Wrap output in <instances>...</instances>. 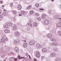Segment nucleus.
I'll list each match as a JSON object with an SVG mask.
<instances>
[{
  "mask_svg": "<svg viewBox=\"0 0 61 61\" xmlns=\"http://www.w3.org/2000/svg\"><path fill=\"white\" fill-rule=\"evenodd\" d=\"M40 53H39V52L38 51H37L36 54V56L37 57H39L40 56Z\"/></svg>",
  "mask_w": 61,
  "mask_h": 61,
  "instance_id": "nucleus-1",
  "label": "nucleus"
},
{
  "mask_svg": "<svg viewBox=\"0 0 61 61\" xmlns=\"http://www.w3.org/2000/svg\"><path fill=\"white\" fill-rule=\"evenodd\" d=\"M49 23V21L47 20H45L44 21V24L45 25H47Z\"/></svg>",
  "mask_w": 61,
  "mask_h": 61,
  "instance_id": "nucleus-2",
  "label": "nucleus"
},
{
  "mask_svg": "<svg viewBox=\"0 0 61 61\" xmlns=\"http://www.w3.org/2000/svg\"><path fill=\"white\" fill-rule=\"evenodd\" d=\"M55 18V19H58L59 20H60V19H61V18H59V16L57 15L56 16H55L54 17Z\"/></svg>",
  "mask_w": 61,
  "mask_h": 61,
  "instance_id": "nucleus-3",
  "label": "nucleus"
},
{
  "mask_svg": "<svg viewBox=\"0 0 61 61\" xmlns=\"http://www.w3.org/2000/svg\"><path fill=\"white\" fill-rule=\"evenodd\" d=\"M15 35L17 36H18L20 35V33L19 32H16L15 33Z\"/></svg>",
  "mask_w": 61,
  "mask_h": 61,
  "instance_id": "nucleus-4",
  "label": "nucleus"
},
{
  "mask_svg": "<svg viewBox=\"0 0 61 61\" xmlns=\"http://www.w3.org/2000/svg\"><path fill=\"white\" fill-rule=\"evenodd\" d=\"M27 46V43L26 42H25L23 44V46L24 47H26Z\"/></svg>",
  "mask_w": 61,
  "mask_h": 61,
  "instance_id": "nucleus-5",
  "label": "nucleus"
},
{
  "mask_svg": "<svg viewBox=\"0 0 61 61\" xmlns=\"http://www.w3.org/2000/svg\"><path fill=\"white\" fill-rule=\"evenodd\" d=\"M17 29V27H16V26H15V25H14L13 26V29L14 30H15L16 29Z\"/></svg>",
  "mask_w": 61,
  "mask_h": 61,
  "instance_id": "nucleus-6",
  "label": "nucleus"
},
{
  "mask_svg": "<svg viewBox=\"0 0 61 61\" xmlns=\"http://www.w3.org/2000/svg\"><path fill=\"white\" fill-rule=\"evenodd\" d=\"M51 56L53 57V56H55L56 55V53H53L51 54Z\"/></svg>",
  "mask_w": 61,
  "mask_h": 61,
  "instance_id": "nucleus-7",
  "label": "nucleus"
},
{
  "mask_svg": "<svg viewBox=\"0 0 61 61\" xmlns=\"http://www.w3.org/2000/svg\"><path fill=\"white\" fill-rule=\"evenodd\" d=\"M55 61H61V59H59L58 58H56L55 59Z\"/></svg>",
  "mask_w": 61,
  "mask_h": 61,
  "instance_id": "nucleus-8",
  "label": "nucleus"
},
{
  "mask_svg": "<svg viewBox=\"0 0 61 61\" xmlns=\"http://www.w3.org/2000/svg\"><path fill=\"white\" fill-rule=\"evenodd\" d=\"M46 16V15L44 14H43L41 16V18H43V19H44V17Z\"/></svg>",
  "mask_w": 61,
  "mask_h": 61,
  "instance_id": "nucleus-9",
  "label": "nucleus"
},
{
  "mask_svg": "<svg viewBox=\"0 0 61 61\" xmlns=\"http://www.w3.org/2000/svg\"><path fill=\"white\" fill-rule=\"evenodd\" d=\"M1 41L2 43H4L5 42V40L3 38L1 40Z\"/></svg>",
  "mask_w": 61,
  "mask_h": 61,
  "instance_id": "nucleus-10",
  "label": "nucleus"
},
{
  "mask_svg": "<svg viewBox=\"0 0 61 61\" xmlns=\"http://www.w3.org/2000/svg\"><path fill=\"white\" fill-rule=\"evenodd\" d=\"M19 42V40H17L15 41L14 42V44H16V43H18Z\"/></svg>",
  "mask_w": 61,
  "mask_h": 61,
  "instance_id": "nucleus-11",
  "label": "nucleus"
},
{
  "mask_svg": "<svg viewBox=\"0 0 61 61\" xmlns=\"http://www.w3.org/2000/svg\"><path fill=\"white\" fill-rule=\"evenodd\" d=\"M34 13V11L32 10L31 11H30V15H32Z\"/></svg>",
  "mask_w": 61,
  "mask_h": 61,
  "instance_id": "nucleus-12",
  "label": "nucleus"
},
{
  "mask_svg": "<svg viewBox=\"0 0 61 61\" xmlns=\"http://www.w3.org/2000/svg\"><path fill=\"white\" fill-rule=\"evenodd\" d=\"M56 25V26L58 27H61V25L59 23H57Z\"/></svg>",
  "mask_w": 61,
  "mask_h": 61,
  "instance_id": "nucleus-13",
  "label": "nucleus"
},
{
  "mask_svg": "<svg viewBox=\"0 0 61 61\" xmlns=\"http://www.w3.org/2000/svg\"><path fill=\"white\" fill-rule=\"evenodd\" d=\"M47 51V49L45 48H43L42 49V52H46Z\"/></svg>",
  "mask_w": 61,
  "mask_h": 61,
  "instance_id": "nucleus-14",
  "label": "nucleus"
},
{
  "mask_svg": "<svg viewBox=\"0 0 61 61\" xmlns=\"http://www.w3.org/2000/svg\"><path fill=\"white\" fill-rule=\"evenodd\" d=\"M4 31H5V33H8L10 32V31L7 30H5Z\"/></svg>",
  "mask_w": 61,
  "mask_h": 61,
  "instance_id": "nucleus-15",
  "label": "nucleus"
},
{
  "mask_svg": "<svg viewBox=\"0 0 61 61\" xmlns=\"http://www.w3.org/2000/svg\"><path fill=\"white\" fill-rule=\"evenodd\" d=\"M51 45H54V46H57V44L56 43L52 42L51 43Z\"/></svg>",
  "mask_w": 61,
  "mask_h": 61,
  "instance_id": "nucleus-16",
  "label": "nucleus"
},
{
  "mask_svg": "<svg viewBox=\"0 0 61 61\" xmlns=\"http://www.w3.org/2000/svg\"><path fill=\"white\" fill-rule=\"evenodd\" d=\"M47 36L48 38H51V35L50 34H48L47 35Z\"/></svg>",
  "mask_w": 61,
  "mask_h": 61,
  "instance_id": "nucleus-17",
  "label": "nucleus"
},
{
  "mask_svg": "<svg viewBox=\"0 0 61 61\" xmlns=\"http://www.w3.org/2000/svg\"><path fill=\"white\" fill-rule=\"evenodd\" d=\"M15 50L16 51V52H18V49L17 47H15Z\"/></svg>",
  "mask_w": 61,
  "mask_h": 61,
  "instance_id": "nucleus-18",
  "label": "nucleus"
},
{
  "mask_svg": "<svg viewBox=\"0 0 61 61\" xmlns=\"http://www.w3.org/2000/svg\"><path fill=\"white\" fill-rule=\"evenodd\" d=\"M53 50L55 51H57L58 50V49H57V48L56 47L54 48H53Z\"/></svg>",
  "mask_w": 61,
  "mask_h": 61,
  "instance_id": "nucleus-19",
  "label": "nucleus"
},
{
  "mask_svg": "<svg viewBox=\"0 0 61 61\" xmlns=\"http://www.w3.org/2000/svg\"><path fill=\"white\" fill-rule=\"evenodd\" d=\"M51 40L52 41H53V42H55L56 41V40L54 39H51Z\"/></svg>",
  "mask_w": 61,
  "mask_h": 61,
  "instance_id": "nucleus-20",
  "label": "nucleus"
},
{
  "mask_svg": "<svg viewBox=\"0 0 61 61\" xmlns=\"http://www.w3.org/2000/svg\"><path fill=\"white\" fill-rule=\"evenodd\" d=\"M36 19H38V20H39V21H41V18H40L39 17H38L37 18H36Z\"/></svg>",
  "mask_w": 61,
  "mask_h": 61,
  "instance_id": "nucleus-21",
  "label": "nucleus"
},
{
  "mask_svg": "<svg viewBox=\"0 0 61 61\" xmlns=\"http://www.w3.org/2000/svg\"><path fill=\"white\" fill-rule=\"evenodd\" d=\"M28 25H29L30 26H33L32 25V24H31L30 23H28Z\"/></svg>",
  "mask_w": 61,
  "mask_h": 61,
  "instance_id": "nucleus-22",
  "label": "nucleus"
},
{
  "mask_svg": "<svg viewBox=\"0 0 61 61\" xmlns=\"http://www.w3.org/2000/svg\"><path fill=\"white\" fill-rule=\"evenodd\" d=\"M30 45H32V46L33 45H34L35 44L34 43L33 44V42H32V41H30Z\"/></svg>",
  "mask_w": 61,
  "mask_h": 61,
  "instance_id": "nucleus-23",
  "label": "nucleus"
},
{
  "mask_svg": "<svg viewBox=\"0 0 61 61\" xmlns=\"http://www.w3.org/2000/svg\"><path fill=\"white\" fill-rule=\"evenodd\" d=\"M36 46L38 47H40V45L38 43H37V44Z\"/></svg>",
  "mask_w": 61,
  "mask_h": 61,
  "instance_id": "nucleus-24",
  "label": "nucleus"
},
{
  "mask_svg": "<svg viewBox=\"0 0 61 61\" xmlns=\"http://www.w3.org/2000/svg\"><path fill=\"white\" fill-rule=\"evenodd\" d=\"M37 24V23L36 22H35L34 23V26H36V25Z\"/></svg>",
  "mask_w": 61,
  "mask_h": 61,
  "instance_id": "nucleus-25",
  "label": "nucleus"
},
{
  "mask_svg": "<svg viewBox=\"0 0 61 61\" xmlns=\"http://www.w3.org/2000/svg\"><path fill=\"white\" fill-rule=\"evenodd\" d=\"M21 14H22V15H24L25 14V12L24 11H22L21 12Z\"/></svg>",
  "mask_w": 61,
  "mask_h": 61,
  "instance_id": "nucleus-26",
  "label": "nucleus"
},
{
  "mask_svg": "<svg viewBox=\"0 0 61 61\" xmlns=\"http://www.w3.org/2000/svg\"><path fill=\"white\" fill-rule=\"evenodd\" d=\"M36 7H37V8H38V7H39V5H38V3H37L36 4Z\"/></svg>",
  "mask_w": 61,
  "mask_h": 61,
  "instance_id": "nucleus-27",
  "label": "nucleus"
},
{
  "mask_svg": "<svg viewBox=\"0 0 61 61\" xmlns=\"http://www.w3.org/2000/svg\"><path fill=\"white\" fill-rule=\"evenodd\" d=\"M13 13L15 14H16V11L15 10H13Z\"/></svg>",
  "mask_w": 61,
  "mask_h": 61,
  "instance_id": "nucleus-28",
  "label": "nucleus"
},
{
  "mask_svg": "<svg viewBox=\"0 0 61 61\" xmlns=\"http://www.w3.org/2000/svg\"><path fill=\"white\" fill-rule=\"evenodd\" d=\"M2 14L3 15H6V12H5L4 13L3 12L2 13Z\"/></svg>",
  "mask_w": 61,
  "mask_h": 61,
  "instance_id": "nucleus-29",
  "label": "nucleus"
},
{
  "mask_svg": "<svg viewBox=\"0 0 61 61\" xmlns=\"http://www.w3.org/2000/svg\"><path fill=\"white\" fill-rule=\"evenodd\" d=\"M4 27L6 28H8V26L7 25H6L4 26Z\"/></svg>",
  "mask_w": 61,
  "mask_h": 61,
  "instance_id": "nucleus-30",
  "label": "nucleus"
},
{
  "mask_svg": "<svg viewBox=\"0 0 61 61\" xmlns=\"http://www.w3.org/2000/svg\"><path fill=\"white\" fill-rule=\"evenodd\" d=\"M10 5L11 7H12L13 5V4L12 3H11L10 4Z\"/></svg>",
  "mask_w": 61,
  "mask_h": 61,
  "instance_id": "nucleus-31",
  "label": "nucleus"
},
{
  "mask_svg": "<svg viewBox=\"0 0 61 61\" xmlns=\"http://www.w3.org/2000/svg\"><path fill=\"white\" fill-rule=\"evenodd\" d=\"M3 15H0V18H3Z\"/></svg>",
  "mask_w": 61,
  "mask_h": 61,
  "instance_id": "nucleus-32",
  "label": "nucleus"
},
{
  "mask_svg": "<svg viewBox=\"0 0 61 61\" xmlns=\"http://www.w3.org/2000/svg\"><path fill=\"white\" fill-rule=\"evenodd\" d=\"M18 7H19V8H22V6H21V5H19L18 6Z\"/></svg>",
  "mask_w": 61,
  "mask_h": 61,
  "instance_id": "nucleus-33",
  "label": "nucleus"
},
{
  "mask_svg": "<svg viewBox=\"0 0 61 61\" xmlns=\"http://www.w3.org/2000/svg\"><path fill=\"white\" fill-rule=\"evenodd\" d=\"M35 15H37L38 16V15H39V14L37 13H35Z\"/></svg>",
  "mask_w": 61,
  "mask_h": 61,
  "instance_id": "nucleus-34",
  "label": "nucleus"
},
{
  "mask_svg": "<svg viewBox=\"0 0 61 61\" xmlns=\"http://www.w3.org/2000/svg\"><path fill=\"white\" fill-rule=\"evenodd\" d=\"M4 39L5 41H8V39L7 38H5Z\"/></svg>",
  "mask_w": 61,
  "mask_h": 61,
  "instance_id": "nucleus-35",
  "label": "nucleus"
},
{
  "mask_svg": "<svg viewBox=\"0 0 61 61\" xmlns=\"http://www.w3.org/2000/svg\"><path fill=\"white\" fill-rule=\"evenodd\" d=\"M44 58V56H42L41 58V59H43Z\"/></svg>",
  "mask_w": 61,
  "mask_h": 61,
  "instance_id": "nucleus-36",
  "label": "nucleus"
},
{
  "mask_svg": "<svg viewBox=\"0 0 61 61\" xmlns=\"http://www.w3.org/2000/svg\"><path fill=\"white\" fill-rule=\"evenodd\" d=\"M58 35H59V36H61V33H58Z\"/></svg>",
  "mask_w": 61,
  "mask_h": 61,
  "instance_id": "nucleus-37",
  "label": "nucleus"
},
{
  "mask_svg": "<svg viewBox=\"0 0 61 61\" xmlns=\"http://www.w3.org/2000/svg\"><path fill=\"white\" fill-rule=\"evenodd\" d=\"M26 55L27 56H28V53H26Z\"/></svg>",
  "mask_w": 61,
  "mask_h": 61,
  "instance_id": "nucleus-38",
  "label": "nucleus"
},
{
  "mask_svg": "<svg viewBox=\"0 0 61 61\" xmlns=\"http://www.w3.org/2000/svg\"><path fill=\"white\" fill-rule=\"evenodd\" d=\"M4 56H5V55H2V58H4Z\"/></svg>",
  "mask_w": 61,
  "mask_h": 61,
  "instance_id": "nucleus-39",
  "label": "nucleus"
},
{
  "mask_svg": "<svg viewBox=\"0 0 61 61\" xmlns=\"http://www.w3.org/2000/svg\"><path fill=\"white\" fill-rule=\"evenodd\" d=\"M23 61H28L27 60H26L25 59H23Z\"/></svg>",
  "mask_w": 61,
  "mask_h": 61,
  "instance_id": "nucleus-40",
  "label": "nucleus"
},
{
  "mask_svg": "<svg viewBox=\"0 0 61 61\" xmlns=\"http://www.w3.org/2000/svg\"><path fill=\"white\" fill-rule=\"evenodd\" d=\"M18 9L19 10H20V9H21V8H19V7H18Z\"/></svg>",
  "mask_w": 61,
  "mask_h": 61,
  "instance_id": "nucleus-41",
  "label": "nucleus"
},
{
  "mask_svg": "<svg viewBox=\"0 0 61 61\" xmlns=\"http://www.w3.org/2000/svg\"><path fill=\"white\" fill-rule=\"evenodd\" d=\"M30 28H27V30H30Z\"/></svg>",
  "mask_w": 61,
  "mask_h": 61,
  "instance_id": "nucleus-42",
  "label": "nucleus"
},
{
  "mask_svg": "<svg viewBox=\"0 0 61 61\" xmlns=\"http://www.w3.org/2000/svg\"><path fill=\"white\" fill-rule=\"evenodd\" d=\"M20 57H21V56H20L19 55H18V58H20Z\"/></svg>",
  "mask_w": 61,
  "mask_h": 61,
  "instance_id": "nucleus-43",
  "label": "nucleus"
},
{
  "mask_svg": "<svg viewBox=\"0 0 61 61\" xmlns=\"http://www.w3.org/2000/svg\"><path fill=\"white\" fill-rule=\"evenodd\" d=\"M29 7L30 8H31V6L30 5L29 6Z\"/></svg>",
  "mask_w": 61,
  "mask_h": 61,
  "instance_id": "nucleus-44",
  "label": "nucleus"
},
{
  "mask_svg": "<svg viewBox=\"0 0 61 61\" xmlns=\"http://www.w3.org/2000/svg\"><path fill=\"white\" fill-rule=\"evenodd\" d=\"M58 33H61V32L60 31H58Z\"/></svg>",
  "mask_w": 61,
  "mask_h": 61,
  "instance_id": "nucleus-45",
  "label": "nucleus"
},
{
  "mask_svg": "<svg viewBox=\"0 0 61 61\" xmlns=\"http://www.w3.org/2000/svg\"><path fill=\"white\" fill-rule=\"evenodd\" d=\"M30 8L28 7L27 8V9H30Z\"/></svg>",
  "mask_w": 61,
  "mask_h": 61,
  "instance_id": "nucleus-46",
  "label": "nucleus"
},
{
  "mask_svg": "<svg viewBox=\"0 0 61 61\" xmlns=\"http://www.w3.org/2000/svg\"><path fill=\"white\" fill-rule=\"evenodd\" d=\"M19 16H21L22 15V14H19Z\"/></svg>",
  "mask_w": 61,
  "mask_h": 61,
  "instance_id": "nucleus-47",
  "label": "nucleus"
},
{
  "mask_svg": "<svg viewBox=\"0 0 61 61\" xmlns=\"http://www.w3.org/2000/svg\"><path fill=\"white\" fill-rule=\"evenodd\" d=\"M51 11H49L48 12L49 14H51Z\"/></svg>",
  "mask_w": 61,
  "mask_h": 61,
  "instance_id": "nucleus-48",
  "label": "nucleus"
},
{
  "mask_svg": "<svg viewBox=\"0 0 61 61\" xmlns=\"http://www.w3.org/2000/svg\"><path fill=\"white\" fill-rule=\"evenodd\" d=\"M8 24L9 25H10V26H11V25L10 23H9Z\"/></svg>",
  "mask_w": 61,
  "mask_h": 61,
  "instance_id": "nucleus-49",
  "label": "nucleus"
},
{
  "mask_svg": "<svg viewBox=\"0 0 61 61\" xmlns=\"http://www.w3.org/2000/svg\"><path fill=\"white\" fill-rule=\"evenodd\" d=\"M0 3L1 4H2V3H3V1H1L0 2Z\"/></svg>",
  "mask_w": 61,
  "mask_h": 61,
  "instance_id": "nucleus-50",
  "label": "nucleus"
},
{
  "mask_svg": "<svg viewBox=\"0 0 61 61\" xmlns=\"http://www.w3.org/2000/svg\"><path fill=\"white\" fill-rule=\"evenodd\" d=\"M10 25H12L13 23H12V22H11L10 23Z\"/></svg>",
  "mask_w": 61,
  "mask_h": 61,
  "instance_id": "nucleus-51",
  "label": "nucleus"
},
{
  "mask_svg": "<svg viewBox=\"0 0 61 61\" xmlns=\"http://www.w3.org/2000/svg\"><path fill=\"white\" fill-rule=\"evenodd\" d=\"M16 60H17V59H15L14 60V61H16Z\"/></svg>",
  "mask_w": 61,
  "mask_h": 61,
  "instance_id": "nucleus-52",
  "label": "nucleus"
},
{
  "mask_svg": "<svg viewBox=\"0 0 61 61\" xmlns=\"http://www.w3.org/2000/svg\"><path fill=\"white\" fill-rule=\"evenodd\" d=\"M39 9V10H44V9Z\"/></svg>",
  "mask_w": 61,
  "mask_h": 61,
  "instance_id": "nucleus-53",
  "label": "nucleus"
},
{
  "mask_svg": "<svg viewBox=\"0 0 61 61\" xmlns=\"http://www.w3.org/2000/svg\"><path fill=\"white\" fill-rule=\"evenodd\" d=\"M34 60L35 61H36V60H37L35 58L34 59Z\"/></svg>",
  "mask_w": 61,
  "mask_h": 61,
  "instance_id": "nucleus-54",
  "label": "nucleus"
},
{
  "mask_svg": "<svg viewBox=\"0 0 61 61\" xmlns=\"http://www.w3.org/2000/svg\"><path fill=\"white\" fill-rule=\"evenodd\" d=\"M23 58V57H22L21 58H19L20 59H22V58Z\"/></svg>",
  "mask_w": 61,
  "mask_h": 61,
  "instance_id": "nucleus-55",
  "label": "nucleus"
},
{
  "mask_svg": "<svg viewBox=\"0 0 61 61\" xmlns=\"http://www.w3.org/2000/svg\"><path fill=\"white\" fill-rule=\"evenodd\" d=\"M6 11V10H4V12H5V11Z\"/></svg>",
  "mask_w": 61,
  "mask_h": 61,
  "instance_id": "nucleus-56",
  "label": "nucleus"
},
{
  "mask_svg": "<svg viewBox=\"0 0 61 61\" xmlns=\"http://www.w3.org/2000/svg\"><path fill=\"white\" fill-rule=\"evenodd\" d=\"M60 23H61V20L60 21Z\"/></svg>",
  "mask_w": 61,
  "mask_h": 61,
  "instance_id": "nucleus-57",
  "label": "nucleus"
},
{
  "mask_svg": "<svg viewBox=\"0 0 61 61\" xmlns=\"http://www.w3.org/2000/svg\"><path fill=\"white\" fill-rule=\"evenodd\" d=\"M40 47H42V46H40Z\"/></svg>",
  "mask_w": 61,
  "mask_h": 61,
  "instance_id": "nucleus-58",
  "label": "nucleus"
},
{
  "mask_svg": "<svg viewBox=\"0 0 61 61\" xmlns=\"http://www.w3.org/2000/svg\"><path fill=\"white\" fill-rule=\"evenodd\" d=\"M29 21L30 22H31V21L30 20Z\"/></svg>",
  "mask_w": 61,
  "mask_h": 61,
  "instance_id": "nucleus-59",
  "label": "nucleus"
},
{
  "mask_svg": "<svg viewBox=\"0 0 61 61\" xmlns=\"http://www.w3.org/2000/svg\"><path fill=\"white\" fill-rule=\"evenodd\" d=\"M9 61H13V60H10Z\"/></svg>",
  "mask_w": 61,
  "mask_h": 61,
  "instance_id": "nucleus-60",
  "label": "nucleus"
},
{
  "mask_svg": "<svg viewBox=\"0 0 61 61\" xmlns=\"http://www.w3.org/2000/svg\"><path fill=\"white\" fill-rule=\"evenodd\" d=\"M2 6V7H4V5H3V6Z\"/></svg>",
  "mask_w": 61,
  "mask_h": 61,
  "instance_id": "nucleus-61",
  "label": "nucleus"
},
{
  "mask_svg": "<svg viewBox=\"0 0 61 61\" xmlns=\"http://www.w3.org/2000/svg\"><path fill=\"white\" fill-rule=\"evenodd\" d=\"M3 37L4 38L5 37V36H3Z\"/></svg>",
  "mask_w": 61,
  "mask_h": 61,
  "instance_id": "nucleus-62",
  "label": "nucleus"
},
{
  "mask_svg": "<svg viewBox=\"0 0 61 61\" xmlns=\"http://www.w3.org/2000/svg\"><path fill=\"white\" fill-rule=\"evenodd\" d=\"M52 1H54V0H51Z\"/></svg>",
  "mask_w": 61,
  "mask_h": 61,
  "instance_id": "nucleus-63",
  "label": "nucleus"
},
{
  "mask_svg": "<svg viewBox=\"0 0 61 61\" xmlns=\"http://www.w3.org/2000/svg\"><path fill=\"white\" fill-rule=\"evenodd\" d=\"M1 41H0V43H1Z\"/></svg>",
  "mask_w": 61,
  "mask_h": 61,
  "instance_id": "nucleus-64",
  "label": "nucleus"
}]
</instances>
